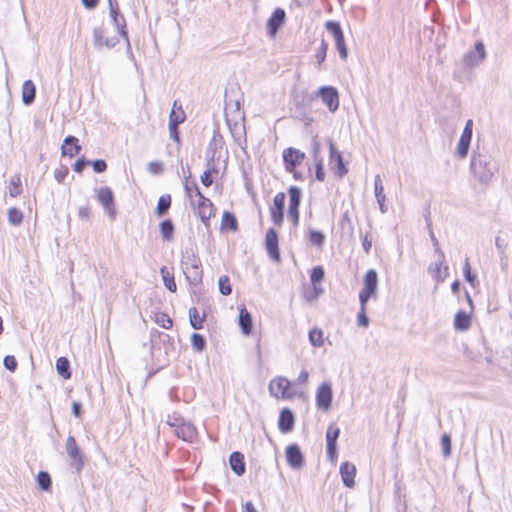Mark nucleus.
<instances>
[{"label": "nucleus", "mask_w": 512, "mask_h": 512, "mask_svg": "<svg viewBox=\"0 0 512 512\" xmlns=\"http://www.w3.org/2000/svg\"><path fill=\"white\" fill-rule=\"evenodd\" d=\"M470 172L480 185L488 186L498 172V164L488 151L477 145L471 154Z\"/></svg>", "instance_id": "nucleus-1"}, {"label": "nucleus", "mask_w": 512, "mask_h": 512, "mask_svg": "<svg viewBox=\"0 0 512 512\" xmlns=\"http://www.w3.org/2000/svg\"><path fill=\"white\" fill-rule=\"evenodd\" d=\"M181 267L191 285H197L202 281L201 261L192 250H186L182 254Z\"/></svg>", "instance_id": "nucleus-2"}, {"label": "nucleus", "mask_w": 512, "mask_h": 512, "mask_svg": "<svg viewBox=\"0 0 512 512\" xmlns=\"http://www.w3.org/2000/svg\"><path fill=\"white\" fill-rule=\"evenodd\" d=\"M65 448L70 459V466L75 472L80 473L85 466V457L74 436L67 437Z\"/></svg>", "instance_id": "nucleus-3"}, {"label": "nucleus", "mask_w": 512, "mask_h": 512, "mask_svg": "<svg viewBox=\"0 0 512 512\" xmlns=\"http://www.w3.org/2000/svg\"><path fill=\"white\" fill-rule=\"evenodd\" d=\"M378 287V275L374 269L366 272L363 281V287L359 293V302H368L371 297H375Z\"/></svg>", "instance_id": "nucleus-4"}, {"label": "nucleus", "mask_w": 512, "mask_h": 512, "mask_svg": "<svg viewBox=\"0 0 512 512\" xmlns=\"http://www.w3.org/2000/svg\"><path fill=\"white\" fill-rule=\"evenodd\" d=\"M96 197L111 220H115L117 211L114 202V195L109 187L96 189Z\"/></svg>", "instance_id": "nucleus-5"}, {"label": "nucleus", "mask_w": 512, "mask_h": 512, "mask_svg": "<svg viewBox=\"0 0 512 512\" xmlns=\"http://www.w3.org/2000/svg\"><path fill=\"white\" fill-rule=\"evenodd\" d=\"M325 28L333 36L340 58L342 60H346L348 56V50L340 24L336 21H327Z\"/></svg>", "instance_id": "nucleus-6"}, {"label": "nucleus", "mask_w": 512, "mask_h": 512, "mask_svg": "<svg viewBox=\"0 0 512 512\" xmlns=\"http://www.w3.org/2000/svg\"><path fill=\"white\" fill-rule=\"evenodd\" d=\"M473 135V120L468 119L465 123L464 129L458 141L455 155L459 159H465L468 155L471 140Z\"/></svg>", "instance_id": "nucleus-7"}, {"label": "nucleus", "mask_w": 512, "mask_h": 512, "mask_svg": "<svg viewBox=\"0 0 512 512\" xmlns=\"http://www.w3.org/2000/svg\"><path fill=\"white\" fill-rule=\"evenodd\" d=\"M177 101H174L172 111L169 115V135L175 142H180L178 126L185 121V113L181 105L176 110Z\"/></svg>", "instance_id": "nucleus-8"}, {"label": "nucleus", "mask_w": 512, "mask_h": 512, "mask_svg": "<svg viewBox=\"0 0 512 512\" xmlns=\"http://www.w3.org/2000/svg\"><path fill=\"white\" fill-rule=\"evenodd\" d=\"M317 96L321 97L322 102L331 113H334L339 108V94L336 88L322 86L318 89Z\"/></svg>", "instance_id": "nucleus-9"}, {"label": "nucleus", "mask_w": 512, "mask_h": 512, "mask_svg": "<svg viewBox=\"0 0 512 512\" xmlns=\"http://www.w3.org/2000/svg\"><path fill=\"white\" fill-rule=\"evenodd\" d=\"M333 399L332 385L330 382H323L316 391V405L323 411L331 408Z\"/></svg>", "instance_id": "nucleus-10"}, {"label": "nucleus", "mask_w": 512, "mask_h": 512, "mask_svg": "<svg viewBox=\"0 0 512 512\" xmlns=\"http://www.w3.org/2000/svg\"><path fill=\"white\" fill-rule=\"evenodd\" d=\"M195 195L198 197L197 207L200 218L205 222L208 221L213 215V203L210 199L206 198L200 191L197 183H194Z\"/></svg>", "instance_id": "nucleus-11"}, {"label": "nucleus", "mask_w": 512, "mask_h": 512, "mask_svg": "<svg viewBox=\"0 0 512 512\" xmlns=\"http://www.w3.org/2000/svg\"><path fill=\"white\" fill-rule=\"evenodd\" d=\"M340 435V429L334 424H330L326 432L327 456L333 463L337 461V439Z\"/></svg>", "instance_id": "nucleus-12"}, {"label": "nucleus", "mask_w": 512, "mask_h": 512, "mask_svg": "<svg viewBox=\"0 0 512 512\" xmlns=\"http://www.w3.org/2000/svg\"><path fill=\"white\" fill-rule=\"evenodd\" d=\"M285 199L286 196L283 192L277 193L273 199V206L270 208L271 220L277 226H281L283 222Z\"/></svg>", "instance_id": "nucleus-13"}, {"label": "nucleus", "mask_w": 512, "mask_h": 512, "mask_svg": "<svg viewBox=\"0 0 512 512\" xmlns=\"http://www.w3.org/2000/svg\"><path fill=\"white\" fill-rule=\"evenodd\" d=\"M304 159L305 153L298 149L289 147L283 151V160L288 172H293L295 167L300 165Z\"/></svg>", "instance_id": "nucleus-14"}, {"label": "nucleus", "mask_w": 512, "mask_h": 512, "mask_svg": "<svg viewBox=\"0 0 512 512\" xmlns=\"http://www.w3.org/2000/svg\"><path fill=\"white\" fill-rule=\"evenodd\" d=\"M109 12L112 22L116 27L119 35L128 41V35L125 30L126 20L124 16L119 12L118 4L116 2L113 3L112 0H109Z\"/></svg>", "instance_id": "nucleus-15"}, {"label": "nucleus", "mask_w": 512, "mask_h": 512, "mask_svg": "<svg viewBox=\"0 0 512 512\" xmlns=\"http://www.w3.org/2000/svg\"><path fill=\"white\" fill-rule=\"evenodd\" d=\"M486 57L484 44L481 41L476 42L475 48L469 51L463 58V63L467 67L479 65Z\"/></svg>", "instance_id": "nucleus-16"}, {"label": "nucleus", "mask_w": 512, "mask_h": 512, "mask_svg": "<svg viewBox=\"0 0 512 512\" xmlns=\"http://www.w3.org/2000/svg\"><path fill=\"white\" fill-rule=\"evenodd\" d=\"M290 382L285 377H278L273 379L269 384L270 393L276 398H291L292 395L288 392Z\"/></svg>", "instance_id": "nucleus-17"}, {"label": "nucleus", "mask_w": 512, "mask_h": 512, "mask_svg": "<svg viewBox=\"0 0 512 512\" xmlns=\"http://www.w3.org/2000/svg\"><path fill=\"white\" fill-rule=\"evenodd\" d=\"M265 246L270 258L275 261H279L280 253L278 249V234L273 228L268 229L266 232Z\"/></svg>", "instance_id": "nucleus-18"}, {"label": "nucleus", "mask_w": 512, "mask_h": 512, "mask_svg": "<svg viewBox=\"0 0 512 512\" xmlns=\"http://www.w3.org/2000/svg\"><path fill=\"white\" fill-rule=\"evenodd\" d=\"M286 459L288 465L293 469H300L304 465V456L298 445L292 444L286 448Z\"/></svg>", "instance_id": "nucleus-19"}, {"label": "nucleus", "mask_w": 512, "mask_h": 512, "mask_svg": "<svg viewBox=\"0 0 512 512\" xmlns=\"http://www.w3.org/2000/svg\"><path fill=\"white\" fill-rule=\"evenodd\" d=\"M174 433L178 438L190 443L195 442L198 438L196 427L192 423L186 421L182 423Z\"/></svg>", "instance_id": "nucleus-20"}, {"label": "nucleus", "mask_w": 512, "mask_h": 512, "mask_svg": "<svg viewBox=\"0 0 512 512\" xmlns=\"http://www.w3.org/2000/svg\"><path fill=\"white\" fill-rule=\"evenodd\" d=\"M285 11L281 8H276L267 21L268 32L270 36H275L279 28L284 24Z\"/></svg>", "instance_id": "nucleus-21"}, {"label": "nucleus", "mask_w": 512, "mask_h": 512, "mask_svg": "<svg viewBox=\"0 0 512 512\" xmlns=\"http://www.w3.org/2000/svg\"><path fill=\"white\" fill-rule=\"evenodd\" d=\"M340 475L343 484L348 488H353L355 485L356 467L354 464L346 461L340 466Z\"/></svg>", "instance_id": "nucleus-22"}, {"label": "nucleus", "mask_w": 512, "mask_h": 512, "mask_svg": "<svg viewBox=\"0 0 512 512\" xmlns=\"http://www.w3.org/2000/svg\"><path fill=\"white\" fill-rule=\"evenodd\" d=\"M329 151H330V162L335 163L337 167V174L339 177H343L347 174L348 170L344 165L341 153L336 149L332 139L328 140Z\"/></svg>", "instance_id": "nucleus-23"}, {"label": "nucleus", "mask_w": 512, "mask_h": 512, "mask_svg": "<svg viewBox=\"0 0 512 512\" xmlns=\"http://www.w3.org/2000/svg\"><path fill=\"white\" fill-rule=\"evenodd\" d=\"M294 415L292 411L288 408H284L280 412L278 428L282 433H288L292 431L294 427Z\"/></svg>", "instance_id": "nucleus-24"}, {"label": "nucleus", "mask_w": 512, "mask_h": 512, "mask_svg": "<svg viewBox=\"0 0 512 512\" xmlns=\"http://www.w3.org/2000/svg\"><path fill=\"white\" fill-rule=\"evenodd\" d=\"M81 150V146L78 145V139L74 136H68L64 140V144L62 145V155L74 157L79 154Z\"/></svg>", "instance_id": "nucleus-25"}, {"label": "nucleus", "mask_w": 512, "mask_h": 512, "mask_svg": "<svg viewBox=\"0 0 512 512\" xmlns=\"http://www.w3.org/2000/svg\"><path fill=\"white\" fill-rule=\"evenodd\" d=\"M239 326L244 335H249L252 332L253 323L251 314L247 311L245 307H241L239 309Z\"/></svg>", "instance_id": "nucleus-26"}, {"label": "nucleus", "mask_w": 512, "mask_h": 512, "mask_svg": "<svg viewBox=\"0 0 512 512\" xmlns=\"http://www.w3.org/2000/svg\"><path fill=\"white\" fill-rule=\"evenodd\" d=\"M231 470L238 476H241L245 472L244 456L240 452H233L229 458Z\"/></svg>", "instance_id": "nucleus-27"}, {"label": "nucleus", "mask_w": 512, "mask_h": 512, "mask_svg": "<svg viewBox=\"0 0 512 512\" xmlns=\"http://www.w3.org/2000/svg\"><path fill=\"white\" fill-rule=\"evenodd\" d=\"M471 326V314L465 311H458L454 318V328L457 331H467Z\"/></svg>", "instance_id": "nucleus-28"}, {"label": "nucleus", "mask_w": 512, "mask_h": 512, "mask_svg": "<svg viewBox=\"0 0 512 512\" xmlns=\"http://www.w3.org/2000/svg\"><path fill=\"white\" fill-rule=\"evenodd\" d=\"M444 259H439L437 257V261L429 267V272L432 274V276L436 279L438 283L443 282L448 274V267L445 266L442 271V265H443Z\"/></svg>", "instance_id": "nucleus-29"}, {"label": "nucleus", "mask_w": 512, "mask_h": 512, "mask_svg": "<svg viewBox=\"0 0 512 512\" xmlns=\"http://www.w3.org/2000/svg\"><path fill=\"white\" fill-rule=\"evenodd\" d=\"M36 88L31 80H26L22 86V101L25 105H30L34 102Z\"/></svg>", "instance_id": "nucleus-30"}, {"label": "nucleus", "mask_w": 512, "mask_h": 512, "mask_svg": "<svg viewBox=\"0 0 512 512\" xmlns=\"http://www.w3.org/2000/svg\"><path fill=\"white\" fill-rule=\"evenodd\" d=\"M188 315H189V321H190V324L191 326L196 329V330H199L203 327V323L206 319V314L203 313L202 316H200L199 314V311L197 310L196 307H191L188 311Z\"/></svg>", "instance_id": "nucleus-31"}, {"label": "nucleus", "mask_w": 512, "mask_h": 512, "mask_svg": "<svg viewBox=\"0 0 512 512\" xmlns=\"http://www.w3.org/2000/svg\"><path fill=\"white\" fill-rule=\"evenodd\" d=\"M161 236L164 241H171L174 233V224L170 219L163 220L159 224Z\"/></svg>", "instance_id": "nucleus-32"}, {"label": "nucleus", "mask_w": 512, "mask_h": 512, "mask_svg": "<svg viewBox=\"0 0 512 512\" xmlns=\"http://www.w3.org/2000/svg\"><path fill=\"white\" fill-rule=\"evenodd\" d=\"M160 273L163 279L164 286L170 291V292H176L177 286L174 280V276L170 271L167 269V267L163 266L160 269Z\"/></svg>", "instance_id": "nucleus-33"}, {"label": "nucleus", "mask_w": 512, "mask_h": 512, "mask_svg": "<svg viewBox=\"0 0 512 512\" xmlns=\"http://www.w3.org/2000/svg\"><path fill=\"white\" fill-rule=\"evenodd\" d=\"M56 369L60 376L64 379H69L71 377L70 373V364L67 358L60 357L56 361Z\"/></svg>", "instance_id": "nucleus-34"}, {"label": "nucleus", "mask_w": 512, "mask_h": 512, "mask_svg": "<svg viewBox=\"0 0 512 512\" xmlns=\"http://www.w3.org/2000/svg\"><path fill=\"white\" fill-rule=\"evenodd\" d=\"M289 208H299L301 203L302 192L301 189L292 186L289 188Z\"/></svg>", "instance_id": "nucleus-35"}, {"label": "nucleus", "mask_w": 512, "mask_h": 512, "mask_svg": "<svg viewBox=\"0 0 512 512\" xmlns=\"http://www.w3.org/2000/svg\"><path fill=\"white\" fill-rule=\"evenodd\" d=\"M171 206V196L169 194L162 195L156 207V214L162 216L166 214Z\"/></svg>", "instance_id": "nucleus-36"}, {"label": "nucleus", "mask_w": 512, "mask_h": 512, "mask_svg": "<svg viewBox=\"0 0 512 512\" xmlns=\"http://www.w3.org/2000/svg\"><path fill=\"white\" fill-rule=\"evenodd\" d=\"M463 275H464L465 280L472 287H476L479 284V282L477 280V276L471 272V266H470L468 258H466L464 265H463Z\"/></svg>", "instance_id": "nucleus-37"}, {"label": "nucleus", "mask_w": 512, "mask_h": 512, "mask_svg": "<svg viewBox=\"0 0 512 512\" xmlns=\"http://www.w3.org/2000/svg\"><path fill=\"white\" fill-rule=\"evenodd\" d=\"M221 225L222 227L229 228L232 231H236L237 219L232 213L225 211L222 215Z\"/></svg>", "instance_id": "nucleus-38"}, {"label": "nucleus", "mask_w": 512, "mask_h": 512, "mask_svg": "<svg viewBox=\"0 0 512 512\" xmlns=\"http://www.w3.org/2000/svg\"><path fill=\"white\" fill-rule=\"evenodd\" d=\"M309 341L314 347H321L324 343L323 332L320 329L314 328L309 332Z\"/></svg>", "instance_id": "nucleus-39"}, {"label": "nucleus", "mask_w": 512, "mask_h": 512, "mask_svg": "<svg viewBox=\"0 0 512 512\" xmlns=\"http://www.w3.org/2000/svg\"><path fill=\"white\" fill-rule=\"evenodd\" d=\"M374 192L377 202L386 200V196L384 194V187L380 175H376L374 178Z\"/></svg>", "instance_id": "nucleus-40"}, {"label": "nucleus", "mask_w": 512, "mask_h": 512, "mask_svg": "<svg viewBox=\"0 0 512 512\" xmlns=\"http://www.w3.org/2000/svg\"><path fill=\"white\" fill-rule=\"evenodd\" d=\"M36 480H37L39 487L42 490L47 491L51 488V483H52L51 477L47 472H44V471L39 472L37 474Z\"/></svg>", "instance_id": "nucleus-41"}, {"label": "nucleus", "mask_w": 512, "mask_h": 512, "mask_svg": "<svg viewBox=\"0 0 512 512\" xmlns=\"http://www.w3.org/2000/svg\"><path fill=\"white\" fill-rule=\"evenodd\" d=\"M192 348L197 352H202L206 346V341L201 334L193 333L191 335Z\"/></svg>", "instance_id": "nucleus-42"}, {"label": "nucleus", "mask_w": 512, "mask_h": 512, "mask_svg": "<svg viewBox=\"0 0 512 512\" xmlns=\"http://www.w3.org/2000/svg\"><path fill=\"white\" fill-rule=\"evenodd\" d=\"M325 241V236L322 232L313 229L309 230V242L317 247H322Z\"/></svg>", "instance_id": "nucleus-43"}, {"label": "nucleus", "mask_w": 512, "mask_h": 512, "mask_svg": "<svg viewBox=\"0 0 512 512\" xmlns=\"http://www.w3.org/2000/svg\"><path fill=\"white\" fill-rule=\"evenodd\" d=\"M9 194L11 197H17L21 194V179L15 175L10 180Z\"/></svg>", "instance_id": "nucleus-44"}, {"label": "nucleus", "mask_w": 512, "mask_h": 512, "mask_svg": "<svg viewBox=\"0 0 512 512\" xmlns=\"http://www.w3.org/2000/svg\"><path fill=\"white\" fill-rule=\"evenodd\" d=\"M23 214L20 210L12 207L8 210V221L12 225H19L22 223Z\"/></svg>", "instance_id": "nucleus-45"}, {"label": "nucleus", "mask_w": 512, "mask_h": 512, "mask_svg": "<svg viewBox=\"0 0 512 512\" xmlns=\"http://www.w3.org/2000/svg\"><path fill=\"white\" fill-rule=\"evenodd\" d=\"M218 284H219V290H220V293L227 296V295H230L231 292H232V288H231V285H230V280H229V277L228 276H221L218 280Z\"/></svg>", "instance_id": "nucleus-46"}, {"label": "nucleus", "mask_w": 512, "mask_h": 512, "mask_svg": "<svg viewBox=\"0 0 512 512\" xmlns=\"http://www.w3.org/2000/svg\"><path fill=\"white\" fill-rule=\"evenodd\" d=\"M327 50H328V43L323 39L320 43V46H319L316 54H315L316 61L319 65L325 61L326 55H327Z\"/></svg>", "instance_id": "nucleus-47"}, {"label": "nucleus", "mask_w": 512, "mask_h": 512, "mask_svg": "<svg viewBox=\"0 0 512 512\" xmlns=\"http://www.w3.org/2000/svg\"><path fill=\"white\" fill-rule=\"evenodd\" d=\"M495 246L498 250L500 260H505L504 258H505L506 250L508 247L507 241L505 239H503L502 237L497 236L495 238Z\"/></svg>", "instance_id": "nucleus-48"}, {"label": "nucleus", "mask_w": 512, "mask_h": 512, "mask_svg": "<svg viewBox=\"0 0 512 512\" xmlns=\"http://www.w3.org/2000/svg\"><path fill=\"white\" fill-rule=\"evenodd\" d=\"M367 302L360 303V311L357 317V324L359 326L367 327L369 325V318L366 315Z\"/></svg>", "instance_id": "nucleus-49"}, {"label": "nucleus", "mask_w": 512, "mask_h": 512, "mask_svg": "<svg viewBox=\"0 0 512 512\" xmlns=\"http://www.w3.org/2000/svg\"><path fill=\"white\" fill-rule=\"evenodd\" d=\"M325 272L322 266L313 267L310 275L312 284L320 283L324 278Z\"/></svg>", "instance_id": "nucleus-50"}, {"label": "nucleus", "mask_w": 512, "mask_h": 512, "mask_svg": "<svg viewBox=\"0 0 512 512\" xmlns=\"http://www.w3.org/2000/svg\"><path fill=\"white\" fill-rule=\"evenodd\" d=\"M155 321L159 326H161L164 329H170L173 325L171 318L164 313L157 314Z\"/></svg>", "instance_id": "nucleus-51"}, {"label": "nucleus", "mask_w": 512, "mask_h": 512, "mask_svg": "<svg viewBox=\"0 0 512 512\" xmlns=\"http://www.w3.org/2000/svg\"><path fill=\"white\" fill-rule=\"evenodd\" d=\"M93 42L96 48L104 46V30L102 28H95L93 30Z\"/></svg>", "instance_id": "nucleus-52"}, {"label": "nucleus", "mask_w": 512, "mask_h": 512, "mask_svg": "<svg viewBox=\"0 0 512 512\" xmlns=\"http://www.w3.org/2000/svg\"><path fill=\"white\" fill-rule=\"evenodd\" d=\"M184 422L185 420L176 413L168 415L166 419V424L172 427L174 431Z\"/></svg>", "instance_id": "nucleus-53"}, {"label": "nucleus", "mask_w": 512, "mask_h": 512, "mask_svg": "<svg viewBox=\"0 0 512 512\" xmlns=\"http://www.w3.org/2000/svg\"><path fill=\"white\" fill-rule=\"evenodd\" d=\"M441 446H442L444 456L448 457L451 454V439L448 434L442 435Z\"/></svg>", "instance_id": "nucleus-54"}, {"label": "nucleus", "mask_w": 512, "mask_h": 512, "mask_svg": "<svg viewBox=\"0 0 512 512\" xmlns=\"http://www.w3.org/2000/svg\"><path fill=\"white\" fill-rule=\"evenodd\" d=\"M148 171L152 174H162L164 171V165L161 161H152L148 163Z\"/></svg>", "instance_id": "nucleus-55"}, {"label": "nucleus", "mask_w": 512, "mask_h": 512, "mask_svg": "<svg viewBox=\"0 0 512 512\" xmlns=\"http://www.w3.org/2000/svg\"><path fill=\"white\" fill-rule=\"evenodd\" d=\"M430 239L432 241V244H433V248H434V253L436 254V256L441 260V259H445V255H444V252L441 250L440 248V245H439V242L437 240V238L435 237L434 233L432 230H430Z\"/></svg>", "instance_id": "nucleus-56"}, {"label": "nucleus", "mask_w": 512, "mask_h": 512, "mask_svg": "<svg viewBox=\"0 0 512 512\" xmlns=\"http://www.w3.org/2000/svg\"><path fill=\"white\" fill-rule=\"evenodd\" d=\"M3 364L5 368L11 372H14L17 368V361L16 358L12 355L5 356L3 360Z\"/></svg>", "instance_id": "nucleus-57"}, {"label": "nucleus", "mask_w": 512, "mask_h": 512, "mask_svg": "<svg viewBox=\"0 0 512 512\" xmlns=\"http://www.w3.org/2000/svg\"><path fill=\"white\" fill-rule=\"evenodd\" d=\"M207 166H208V169L206 171H204V173L201 175L200 180L204 186L209 187L213 183V178H212L211 170H210L211 164L208 163Z\"/></svg>", "instance_id": "nucleus-58"}, {"label": "nucleus", "mask_w": 512, "mask_h": 512, "mask_svg": "<svg viewBox=\"0 0 512 512\" xmlns=\"http://www.w3.org/2000/svg\"><path fill=\"white\" fill-rule=\"evenodd\" d=\"M316 161V179L318 181H324L325 179V172L323 168L322 159L315 160Z\"/></svg>", "instance_id": "nucleus-59"}, {"label": "nucleus", "mask_w": 512, "mask_h": 512, "mask_svg": "<svg viewBox=\"0 0 512 512\" xmlns=\"http://www.w3.org/2000/svg\"><path fill=\"white\" fill-rule=\"evenodd\" d=\"M93 169L96 173H102L106 170L107 164L104 160L98 159L92 162Z\"/></svg>", "instance_id": "nucleus-60"}, {"label": "nucleus", "mask_w": 512, "mask_h": 512, "mask_svg": "<svg viewBox=\"0 0 512 512\" xmlns=\"http://www.w3.org/2000/svg\"><path fill=\"white\" fill-rule=\"evenodd\" d=\"M288 217L292 220L294 226H297L299 223V208H289Z\"/></svg>", "instance_id": "nucleus-61"}, {"label": "nucleus", "mask_w": 512, "mask_h": 512, "mask_svg": "<svg viewBox=\"0 0 512 512\" xmlns=\"http://www.w3.org/2000/svg\"><path fill=\"white\" fill-rule=\"evenodd\" d=\"M68 174V169L65 168V167H62L60 169H57L55 170V173H54V176H55V179L61 183L63 182V180L65 179V177L67 176Z\"/></svg>", "instance_id": "nucleus-62"}, {"label": "nucleus", "mask_w": 512, "mask_h": 512, "mask_svg": "<svg viewBox=\"0 0 512 512\" xmlns=\"http://www.w3.org/2000/svg\"><path fill=\"white\" fill-rule=\"evenodd\" d=\"M89 162H86L84 159H78L75 164H74V170L76 172H82L83 169L85 168V166L88 164Z\"/></svg>", "instance_id": "nucleus-63"}, {"label": "nucleus", "mask_w": 512, "mask_h": 512, "mask_svg": "<svg viewBox=\"0 0 512 512\" xmlns=\"http://www.w3.org/2000/svg\"><path fill=\"white\" fill-rule=\"evenodd\" d=\"M78 215L81 219H89L90 217V209L87 206L80 207L78 211Z\"/></svg>", "instance_id": "nucleus-64"}]
</instances>
